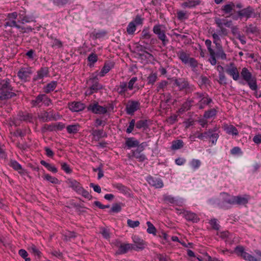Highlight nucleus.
I'll return each instance as SVG.
<instances>
[{"instance_id":"4be33fe9","label":"nucleus","mask_w":261,"mask_h":261,"mask_svg":"<svg viewBox=\"0 0 261 261\" xmlns=\"http://www.w3.org/2000/svg\"><path fill=\"white\" fill-rule=\"evenodd\" d=\"M212 102V99L209 97L208 95L199 100L196 105L199 109H203L205 107Z\"/></svg>"},{"instance_id":"f3484780","label":"nucleus","mask_w":261,"mask_h":261,"mask_svg":"<svg viewBox=\"0 0 261 261\" xmlns=\"http://www.w3.org/2000/svg\"><path fill=\"white\" fill-rule=\"evenodd\" d=\"M201 3L200 0H185L181 4V6L183 8H194L200 5Z\"/></svg>"},{"instance_id":"338daca9","label":"nucleus","mask_w":261,"mask_h":261,"mask_svg":"<svg viewBox=\"0 0 261 261\" xmlns=\"http://www.w3.org/2000/svg\"><path fill=\"white\" fill-rule=\"evenodd\" d=\"M210 225L212 226L213 229L218 230L219 229L220 225L217 223V220L216 219H211L210 221Z\"/></svg>"},{"instance_id":"f03ea898","label":"nucleus","mask_w":261,"mask_h":261,"mask_svg":"<svg viewBox=\"0 0 261 261\" xmlns=\"http://www.w3.org/2000/svg\"><path fill=\"white\" fill-rule=\"evenodd\" d=\"M240 75L251 90L257 91L258 86L256 77L255 75H253L247 68L244 67L242 69Z\"/></svg>"},{"instance_id":"c85d7f7f","label":"nucleus","mask_w":261,"mask_h":261,"mask_svg":"<svg viewBox=\"0 0 261 261\" xmlns=\"http://www.w3.org/2000/svg\"><path fill=\"white\" fill-rule=\"evenodd\" d=\"M43 94H39L34 99H32L31 101V104L33 107H40L41 106V103H43Z\"/></svg>"},{"instance_id":"393cba45","label":"nucleus","mask_w":261,"mask_h":261,"mask_svg":"<svg viewBox=\"0 0 261 261\" xmlns=\"http://www.w3.org/2000/svg\"><path fill=\"white\" fill-rule=\"evenodd\" d=\"M248 202V197L247 196H234V204L245 205Z\"/></svg>"},{"instance_id":"4468645a","label":"nucleus","mask_w":261,"mask_h":261,"mask_svg":"<svg viewBox=\"0 0 261 261\" xmlns=\"http://www.w3.org/2000/svg\"><path fill=\"white\" fill-rule=\"evenodd\" d=\"M32 73L31 68L23 67L21 68L17 73V76L23 82H27L30 79V76Z\"/></svg>"},{"instance_id":"a878e982","label":"nucleus","mask_w":261,"mask_h":261,"mask_svg":"<svg viewBox=\"0 0 261 261\" xmlns=\"http://www.w3.org/2000/svg\"><path fill=\"white\" fill-rule=\"evenodd\" d=\"M114 67V64L112 62L105 63L104 66L102 68L100 72H99V76L103 77L106 74L109 72V71Z\"/></svg>"},{"instance_id":"a19ab883","label":"nucleus","mask_w":261,"mask_h":261,"mask_svg":"<svg viewBox=\"0 0 261 261\" xmlns=\"http://www.w3.org/2000/svg\"><path fill=\"white\" fill-rule=\"evenodd\" d=\"M43 178L48 181L49 182L54 184H59V180L55 177L51 176L49 174H44L43 176Z\"/></svg>"},{"instance_id":"9b49d317","label":"nucleus","mask_w":261,"mask_h":261,"mask_svg":"<svg viewBox=\"0 0 261 261\" xmlns=\"http://www.w3.org/2000/svg\"><path fill=\"white\" fill-rule=\"evenodd\" d=\"M88 111H91L96 114H105L107 113L108 110L107 107L100 106L98 102L94 101L90 103L87 107Z\"/></svg>"},{"instance_id":"1a4fd4ad","label":"nucleus","mask_w":261,"mask_h":261,"mask_svg":"<svg viewBox=\"0 0 261 261\" xmlns=\"http://www.w3.org/2000/svg\"><path fill=\"white\" fill-rule=\"evenodd\" d=\"M235 254L242 258L247 261H258L255 257L246 252L245 248L242 246H238L234 248Z\"/></svg>"},{"instance_id":"49530a36","label":"nucleus","mask_w":261,"mask_h":261,"mask_svg":"<svg viewBox=\"0 0 261 261\" xmlns=\"http://www.w3.org/2000/svg\"><path fill=\"white\" fill-rule=\"evenodd\" d=\"M151 37L149 28H145L141 32V38L144 39H149Z\"/></svg>"},{"instance_id":"4c0bfd02","label":"nucleus","mask_w":261,"mask_h":261,"mask_svg":"<svg viewBox=\"0 0 261 261\" xmlns=\"http://www.w3.org/2000/svg\"><path fill=\"white\" fill-rule=\"evenodd\" d=\"M11 166L15 170L18 171L19 173L23 174L24 170L22 168L21 166L16 161H12Z\"/></svg>"},{"instance_id":"e2e57ef3","label":"nucleus","mask_w":261,"mask_h":261,"mask_svg":"<svg viewBox=\"0 0 261 261\" xmlns=\"http://www.w3.org/2000/svg\"><path fill=\"white\" fill-rule=\"evenodd\" d=\"M127 223L128 226L132 228L138 227L140 224L139 221H133L130 219L127 220Z\"/></svg>"},{"instance_id":"5701e85b","label":"nucleus","mask_w":261,"mask_h":261,"mask_svg":"<svg viewBox=\"0 0 261 261\" xmlns=\"http://www.w3.org/2000/svg\"><path fill=\"white\" fill-rule=\"evenodd\" d=\"M91 133L93 139L96 141H99L100 139L107 136L103 129H92Z\"/></svg>"},{"instance_id":"2f4dec72","label":"nucleus","mask_w":261,"mask_h":261,"mask_svg":"<svg viewBox=\"0 0 261 261\" xmlns=\"http://www.w3.org/2000/svg\"><path fill=\"white\" fill-rule=\"evenodd\" d=\"M57 86V82L51 81L43 87L44 92L45 93H49L54 91Z\"/></svg>"},{"instance_id":"864d4df0","label":"nucleus","mask_w":261,"mask_h":261,"mask_svg":"<svg viewBox=\"0 0 261 261\" xmlns=\"http://www.w3.org/2000/svg\"><path fill=\"white\" fill-rule=\"evenodd\" d=\"M164 200L167 203H175L177 202V200L175 198L172 197L171 195H164Z\"/></svg>"},{"instance_id":"c756f323","label":"nucleus","mask_w":261,"mask_h":261,"mask_svg":"<svg viewBox=\"0 0 261 261\" xmlns=\"http://www.w3.org/2000/svg\"><path fill=\"white\" fill-rule=\"evenodd\" d=\"M139 142L133 137L127 138L125 141V145L129 148L136 147L139 145Z\"/></svg>"},{"instance_id":"7ed1b4c3","label":"nucleus","mask_w":261,"mask_h":261,"mask_svg":"<svg viewBox=\"0 0 261 261\" xmlns=\"http://www.w3.org/2000/svg\"><path fill=\"white\" fill-rule=\"evenodd\" d=\"M176 54L183 64L188 65L192 71H195L196 70L199 64L198 62L195 58L190 57L189 53L183 50H180L177 51Z\"/></svg>"},{"instance_id":"5fc2aeb1","label":"nucleus","mask_w":261,"mask_h":261,"mask_svg":"<svg viewBox=\"0 0 261 261\" xmlns=\"http://www.w3.org/2000/svg\"><path fill=\"white\" fill-rule=\"evenodd\" d=\"M210 58L209 61L212 65H215L217 63L216 59V53L214 51L209 52Z\"/></svg>"},{"instance_id":"79ce46f5","label":"nucleus","mask_w":261,"mask_h":261,"mask_svg":"<svg viewBox=\"0 0 261 261\" xmlns=\"http://www.w3.org/2000/svg\"><path fill=\"white\" fill-rule=\"evenodd\" d=\"M136 30V25L132 21L130 22L126 28V32L129 35H133Z\"/></svg>"},{"instance_id":"6e6d98bb","label":"nucleus","mask_w":261,"mask_h":261,"mask_svg":"<svg viewBox=\"0 0 261 261\" xmlns=\"http://www.w3.org/2000/svg\"><path fill=\"white\" fill-rule=\"evenodd\" d=\"M190 164L193 169H196L200 167L201 162L199 160L193 159Z\"/></svg>"},{"instance_id":"052dcab7","label":"nucleus","mask_w":261,"mask_h":261,"mask_svg":"<svg viewBox=\"0 0 261 261\" xmlns=\"http://www.w3.org/2000/svg\"><path fill=\"white\" fill-rule=\"evenodd\" d=\"M137 80L138 78L137 77L135 76L132 77L128 83V85L127 84V89L130 90H132L134 87L135 83L137 81Z\"/></svg>"},{"instance_id":"f8f14e48","label":"nucleus","mask_w":261,"mask_h":261,"mask_svg":"<svg viewBox=\"0 0 261 261\" xmlns=\"http://www.w3.org/2000/svg\"><path fill=\"white\" fill-rule=\"evenodd\" d=\"M225 72L229 75L234 81H238L240 78L239 70L234 63H230L226 67Z\"/></svg>"},{"instance_id":"412c9836","label":"nucleus","mask_w":261,"mask_h":261,"mask_svg":"<svg viewBox=\"0 0 261 261\" xmlns=\"http://www.w3.org/2000/svg\"><path fill=\"white\" fill-rule=\"evenodd\" d=\"M66 183L69 188H72L77 193L82 188L81 185L76 180L72 179H68Z\"/></svg>"},{"instance_id":"69168bd1","label":"nucleus","mask_w":261,"mask_h":261,"mask_svg":"<svg viewBox=\"0 0 261 261\" xmlns=\"http://www.w3.org/2000/svg\"><path fill=\"white\" fill-rule=\"evenodd\" d=\"M132 22H134L136 26L137 25H141L143 24V18H141L140 15H137Z\"/></svg>"},{"instance_id":"13d9d810","label":"nucleus","mask_w":261,"mask_h":261,"mask_svg":"<svg viewBox=\"0 0 261 261\" xmlns=\"http://www.w3.org/2000/svg\"><path fill=\"white\" fill-rule=\"evenodd\" d=\"M147 121L144 120H140L137 122L136 126L137 128L140 129L147 127Z\"/></svg>"},{"instance_id":"aec40b11","label":"nucleus","mask_w":261,"mask_h":261,"mask_svg":"<svg viewBox=\"0 0 261 261\" xmlns=\"http://www.w3.org/2000/svg\"><path fill=\"white\" fill-rule=\"evenodd\" d=\"M85 105L81 102H72L69 104V109L72 112H79L85 109Z\"/></svg>"},{"instance_id":"de8ad7c7","label":"nucleus","mask_w":261,"mask_h":261,"mask_svg":"<svg viewBox=\"0 0 261 261\" xmlns=\"http://www.w3.org/2000/svg\"><path fill=\"white\" fill-rule=\"evenodd\" d=\"M77 193L81 194L83 197L88 199H90L92 198V196L90 193L87 190H85L82 187Z\"/></svg>"},{"instance_id":"a18cd8bd","label":"nucleus","mask_w":261,"mask_h":261,"mask_svg":"<svg viewBox=\"0 0 261 261\" xmlns=\"http://www.w3.org/2000/svg\"><path fill=\"white\" fill-rule=\"evenodd\" d=\"M147 225V232L150 234H155L156 232V229L155 227L153 226V225L149 221H147L146 223Z\"/></svg>"},{"instance_id":"39448f33","label":"nucleus","mask_w":261,"mask_h":261,"mask_svg":"<svg viewBox=\"0 0 261 261\" xmlns=\"http://www.w3.org/2000/svg\"><path fill=\"white\" fill-rule=\"evenodd\" d=\"M174 84L180 91H185L186 94L191 93L196 89L194 85L190 84L187 79L179 78L174 80Z\"/></svg>"},{"instance_id":"6e6552de","label":"nucleus","mask_w":261,"mask_h":261,"mask_svg":"<svg viewBox=\"0 0 261 261\" xmlns=\"http://www.w3.org/2000/svg\"><path fill=\"white\" fill-rule=\"evenodd\" d=\"M164 28H165V27L163 25L158 24L153 27L152 31L158 36L159 39L162 41V44L165 46L169 41L167 38Z\"/></svg>"},{"instance_id":"2eb2a0df","label":"nucleus","mask_w":261,"mask_h":261,"mask_svg":"<svg viewBox=\"0 0 261 261\" xmlns=\"http://www.w3.org/2000/svg\"><path fill=\"white\" fill-rule=\"evenodd\" d=\"M132 239L135 244L134 245L135 249H133V250L136 251L142 250L147 246V243L137 236H133Z\"/></svg>"},{"instance_id":"e433bc0d","label":"nucleus","mask_w":261,"mask_h":261,"mask_svg":"<svg viewBox=\"0 0 261 261\" xmlns=\"http://www.w3.org/2000/svg\"><path fill=\"white\" fill-rule=\"evenodd\" d=\"M184 146V142L181 140H177L172 141L171 148L172 150H177Z\"/></svg>"},{"instance_id":"20e7f679","label":"nucleus","mask_w":261,"mask_h":261,"mask_svg":"<svg viewBox=\"0 0 261 261\" xmlns=\"http://www.w3.org/2000/svg\"><path fill=\"white\" fill-rule=\"evenodd\" d=\"M13 88L10 84V80L6 78L0 80V93L7 99L13 97L16 94L12 92Z\"/></svg>"},{"instance_id":"c9c22d12","label":"nucleus","mask_w":261,"mask_h":261,"mask_svg":"<svg viewBox=\"0 0 261 261\" xmlns=\"http://www.w3.org/2000/svg\"><path fill=\"white\" fill-rule=\"evenodd\" d=\"M18 116L20 120L31 121L32 120V115L27 112H20Z\"/></svg>"},{"instance_id":"cd10ccee","label":"nucleus","mask_w":261,"mask_h":261,"mask_svg":"<svg viewBox=\"0 0 261 261\" xmlns=\"http://www.w3.org/2000/svg\"><path fill=\"white\" fill-rule=\"evenodd\" d=\"M116 89L119 95L125 96V92L127 90V83L126 82H121L120 85L116 86Z\"/></svg>"},{"instance_id":"603ef678","label":"nucleus","mask_w":261,"mask_h":261,"mask_svg":"<svg viewBox=\"0 0 261 261\" xmlns=\"http://www.w3.org/2000/svg\"><path fill=\"white\" fill-rule=\"evenodd\" d=\"M177 17L179 20H184L188 19V15L186 12L179 11L177 12Z\"/></svg>"},{"instance_id":"473e14b6","label":"nucleus","mask_w":261,"mask_h":261,"mask_svg":"<svg viewBox=\"0 0 261 261\" xmlns=\"http://www.w3.org/2000/svg\"><path fill=\"white\" fill-rule=\"evenodd\" d=\"M224 129L228 134L237 136L239 134L238 129L232 125H225L224 126Z\"/></svg>"},{"instance_id":"774afa93","label":"nucleus","mask_w":261,"mask_h":261,"mask_svg":"<svg viewBox=\"0 0 261 261\" xmlns=\"http://www.w3.org/2000/svg\"><path fill=\"white\" fill-rule=\"evenodd\" d=\"M100 233L103 237L106 239H108L110 237L109 231L105 228H101Z\"/></svg>"},{"instance_id":"72a5a7b5","label":"nucleus","mask_w":261,"mask_h":261,"mask_svg":"<svg viewBox=\"0 0 261 261\" xmlns=\"http://www.w3.org/2000/svg\"><path fill=\"white\" fill-rule=\"evenodd\" d=\"M211 34L213 39V43L215 44L216 47L222 45L220 37V36L221 35H220L218 32L216 33L214 31H212Z\"/></svg>"},{"instance_id":"4d7b16f0","label":"nucleus","mask_w":261,"mask_h":261,"mask_svg":"<svg viewBox=\"0 0 261 261\" xmlns=\"http://www.w3.org/2000/svg\"><path fill=\"white\" fill-rule=\"evenodd\" d=\"M51 47L53 48H61L63 46V43L61 41L58 39H54V41L51 42Z\"/></svg>"},{"instance_id":"dca6fc26","label":"nucleus","mask_w":261,"mask_h":261,"mask_svg":"<svg viewBox=\"0 0 261 261\" xmlns=\"http://www.w3.org/2000/svg\"><path fill=\"white\" fill-rule=\"evenodd\" d=\"M147 180L148 184L155 188H161L164 184L161 179L149 176L147 177Z\"/></svg>"},{"instance_id":"ea45409f","label":"nucleus","mask_w":261,"mask_h":261,"mask_svg":"<svg viewBox=\"0 0 261 261\" xmlns=\"http://www.w3.org/2000/svg\"><path fill=\"white\" fill-rule=\"evenodd\" d=\"M157 74L156 73L152 72L147 77V84L153 85L157 80Z\"/></svg>"},{"instance_id":"0eeeda50","label":"nucleus","mask_w":261,"mask_h":261,"mask_svg":"<svg viewBox=\"0 0 261 261\" xmlns=\"http://www.w3.org/2000/svg\"><path fill=\"white\" fill-rule=\"evenodd\" d=\"M234 204V196H231L227 193L222 192L220 194V200L218 202L220 208L226 209V204Z\"/></svg>"},{"instance_id":"ddd939ff","label":"nucleus","mask_w":261,"mask_h":261,"mask_svg":"<svg viewBox=\"0 0 261 261\" xmlns=\"http://www.w3.org/2000/svg\"><path fill=\"white\" fill-rule=\"evenodd\" d=\"M140 107V102L139 101L129 100L126 105L125 111L127 114L133 115Z\"/></svg>"},{"instance_id":"7c9ffc66","label":"nucleus","mask_w":261,"mask_h":261,"mask_svg":"<svg viewBox=\"0 0 261 261\" xmlns=\"http://www.w3.org/2000/svg\"><path fill=\"white\" fill-rule=\"evenodd\" d=\"M141 152H142L136 149L133 150L132 156L136 158L139 162H143L146 159V158L145 155Z\"/></svg>"},{"instance_id":"680f3d73","label":"nucleus","mask_w":261,"mask_h":261,"mask_svg":"<svg viewBox=\"0 0 261 261\" xmlns=\"http://www.w3.org/2000/svg\"><path fill=\"white\" fill-rule=\"evenodd\" d=\"M208 94L205 92H196L194 94V98L197 99L198 101L206 96Z\"/></svg>"},{"instance_id":"8fccbe9b","label":"nucleus","mask_w":261,"mask_h":261,"mask_svg":"<svg viewBox=\"0 0 261 261\" xmlns=\"http://www.w3.org/2000/svg\"><path fill=\"white\" fill-rule=\"evenodd\" d=\"M168 85V82L166 81H162L157 84L156 92H159L161 90H164Z\"/></svg>"},{"instance_id":"58836bf2","label":"nucleus","mask_w":261,"mask_h":261,"mask_svg":"<svg viewBox=\"0 0 261 261\" xmlns=\"http://www.w3.org/2000/svg\"><path fill=\"white\" fill-rule=\"evenodd\" d=\"M217 111L215 109H212L205 111L203 117L206 119H209L216 115Z\"/></svg>"},{"instance_id":"a211bd4d","label":"nucleus","mask_w":261,"mask_h":261,"mask_svg":"<svg viewBox=\"0 0 261 261\" xmlns=\"http://www.w3.org/2000/svg\"><path fill=\"white\" fill-rule=\"evenodd\" d=\"M38 118L43 122H47L54 119L55 117L53 112L50 111L49 112L43 111L41 112L38 115Z\"/></svg>"},{"instance_id":"9d476101","label":"nucleus","mask_w":261,"mask_h":261,"mask_svg":"<svg viewBox=\"0 0 261 261\" xmlns=\"http://www.w3.org/2000/svg\"><path fill=\"white\" fill-rule=\"evenodd\" d=\"M115 246L118 248V250L116 251V254H123L126 253L128 251L135 249L134 244L129 243H122L121 241L116 240L114 242Z\"/></svg>"},{"instance_id":"bf43d9fd","label":"nucleus","mask_w":261,"mask_h":261,"mask_svg":"<svg viewBox=\"0 0 261 261\" xmlns=\"http://www.w3.org/2000/svg\"><path fill=\"white\" fill-rule=\"evenodd\" d=\"M121 210V205L120 203H115L113 204L111 212L113 213H118Z\"/></svg>"},{"instance_id":"37998d69","label":"nucleus","mask_w":261,"mask_h":261,"mask_svg":"<svg viewBox=\"0 0 261 261\" xmlns=\"http://www.w3.org/2000/svg\"><path fill=\"white\" fill-rule=\"evenodd\" d=\"M35 18L33 15H25L20 20L22 23L35 21Z\"/></svg>"},{"instance_id":"423d86ee","label":"nucleus","mask_w":261,"mask_h":261,"mask_svg":"<svg viewBox=\"0 0 261 261\" xmlns=\"http://www.w3.org/2000/svg\"><path fill=\"white\" fill-rule=\"evenodd\" d=\"M88 84L89 87L85 92V95L87 96L97 93L99 90L102 89V86L98 83L96 77L90 78Z\"/></svg>"},{"instance_id":"f257e3e1","label":"nucleus","mask_w":261,"mask_h":261,"mask_svg":"<svg viewBox=\"0 0 261 261\" xmlns=\"http://www.w3.org/2000/svg\"><path fill=\"white\" fill-rule=\"evenodd\" d=\"M243 5L242 3L238 2L234 4L232 2L223 5L221 8V11L224 14H228L231 16L233 20H238L245 18L248 19L251 17H255L256 14L253 8L250 6L243 8Z\"/></svg>"},{"instance_id":"f704fd0d","label":"nucleus","mask_w":261,"mask_h":261,"mask_svg":"<svg viewBox=\"0 0 261 261\" xmlns=\"http://www.w3.org/2000/svg\"><path fill=\"white\" fill-rule=\"evenodd\" d=\"M216 48L217 50V53H216V56H217V57L220 58L222 60H226L227 56L223 50L222 46L220 45L219 46H216Z\"/></svg>"},{"instance_id":"09e8293b","label":"nucleus","mask_w":261,"mask_h":261,"mask_svg":"<svg viewBox=\"0 0 261 261\" xmlns=\"http://www.w3.org/2000/svg\"><path fill=\"white\" fill-rule=\"evenodd\" d=\"M210 129H209L208 131L205 132L203 133L198 134L196 137L200 140H204L206 139L210 138Z\"/></svg>"},{"instance_id":"bb28decb","label":"nucleus","mask_w":261,"mask_h":261,"mask_svg":"<svg viewBox=\"0 0 261 261\" xmlns=\"http://www.w3.org/2000/svg\"><path fill=\"white\" fill-rule=\"evenodd\" d=\"M81 126L78 123L69 125L66 127V129L68 134H75L80 130Z\"/></svg>"},{"instance_id":"b1692460","label":"nucleus","mask_w":261,"mask_h":261,"mask_svg":"<svg viewBox=\"0 0 261 261\" xmlns=\"http://www.w3.org/2000/svg\"><path fill=\"white\" fill-rule=\"evenodd\" d=\"M49 71L47 67H42L37 71V74L34 78V80L42 79L44 77L48 76Z\"/></svg>"},{"instance_id":"3c124183","label":"nucleus","mask_w":261,"mask_h":261,"mask_svg":"<svg viewBox=\"0 0 261 261\" xmlns=\"http://www.w3.org/2000/svg\"><path fill=\"white\" fill-rule=\"evenodd\" d=\"M210 139H211V141L213 144H215L219 138V134L218 133H213V130L211 129H210Z\"/></svg>"},{"instance_id":"c03bdc74","label":"nucleus","mask_w":261,"mask_h":261,"mask_svg":"<svg viewBox=\"0 0 261 261\" xmlns=\"http://www.w3.org/2000/svg\"><path fill=\"white\" fill-rule=\"evenodd\" d=\"M5 28L7 27H15L17 29H20L21 27L18 25L15 20H9L6 21L4 24Z\"/></svg>"},{"instance_id":"0e129e2a","label":"nucleus","mask_w":261,"mask_h":261,"mask_svg":"<svg viewBox=\"0 0 261 261\" xmlns=\"http://www.w3.org/2000/svg\"><path fill=\"white\" fill-rule=\"evenodd\" d=\"M61 168L67 173H70L72 170L70 169L69 166L66 163H61Z\"/></svg>"},{"instance_id":"6ab92c4d","label":"nucleus","mask_w":261,"mask_h":261,"mask_svg":"<svg viewBox=\"0 0 261 261\" xmlns=\"http://www.w3.org/2000/svg\"><path fill=\"white\" fill-rule=\"evenodd\" d=\"M183 217L189 221H192L193 222H197L199 220V218L197 215L190 211H184Z\"/></svg>"}]
</instances>
